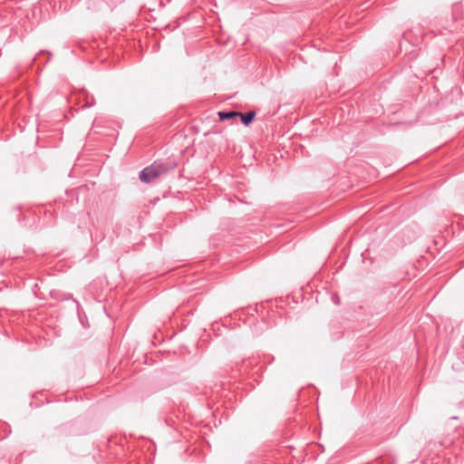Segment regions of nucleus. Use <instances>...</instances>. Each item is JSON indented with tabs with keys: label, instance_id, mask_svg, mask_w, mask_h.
<instances>
[{
	"label": "nucleus",
	"instance_id": "obj_1",
	"mask_svg": "<svg viewBox=\"0 0 464 464\" xmlns=\"http://www.w3.org/2000/svg\"><path fill=\"white\" fill-rule=\"evenodd\" d=\"M176 168V163L169 160H158L140 172V179L150 183Z\"/></svg>",
	"mask_w": 464,
	"mask_h": 464
},
{
	"label": "nucleus",
	"instance_id": "obj_2",
	"mask_svg": "<svg viewBox=\"0 0 464 464\" xmlns=\"http://www.w3.org/2000/svg\"><path fill=\"white\" fill-rule=\"evenodd\" d=\"M255 116L256 112L254 111L246 113H242L239 111L237 112V117L241 119L242 123L246 126H248L253 121Z\"/></svg>",
	"mask_w": 464,
	"mask_h": 464
},
{
	"label": "nucleus",
	"instance_id": "obj_3",
	"mask_svg": "<svg viewBox=\"0 0 464 464\" xmlns=\"http://www.w3.org/2000/svg\"><path fill=\"white\" fill-rule=\"evenodd\" d=\"M237 112L238 111H219L218 112V117H219L220 121H227V120L233 119V118H237Z\"/></svg>",
	"mask_w": 464,
	"mask_h": 464
}]
</instances>
